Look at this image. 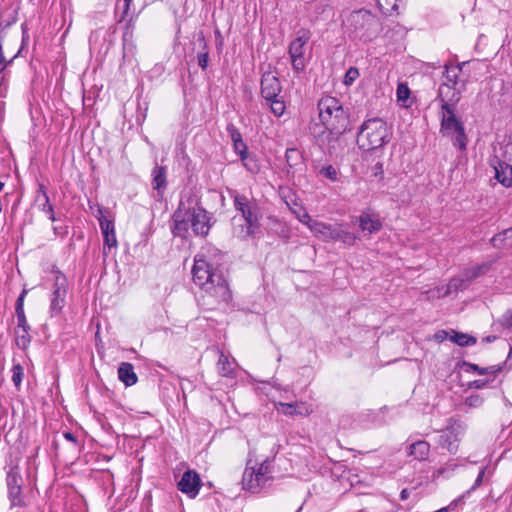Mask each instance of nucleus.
Returning <instances> with one entry per match:
<instances>
[{
    "instance_id": "obj_11",
    "label": "nucleus",
    "mask_w": 512,
    "mask_h": 512,
    "mask_svg": "<svg viewBox=\"0 0 512 512\" xmlns=\"http://www.w3.org/2000/svg\"><path fill=\"white\" fill-rule=\"evenodd\" d=\"M311 38V32L308 29L301 28L296 33V38L289 44V56L292 67L296 72H301L305 68V46Z\"/></svg>"
},
{
    "instance_id": "obj_35",
    "label": "nucleus",
    "mask_w": 512,
    "mask_h": 512,
    "mask_svg": "<svg viewBox=\"0 0 512 512\" xmlns=\"http://www.w3.org/2000/svg\"><path fill=\"white\" fill-rule=\"evenodd\" d=\"M266 104L270 107L271 112L276 116L280 117L284 114L286 106L284 101L278 96L272 100H265Z\"/></svg>"
},
{
    "instance_id": "obj_23",
    "label": "nucleus",
    "mask_w": 512,
    "mask_h": 512,
    "mask_svg": "<svg viewBox=\"0 0 512 512\" xmlns=\"http://www.w3.org/2000/svg\"><path fill=\"white\" fill-rule=\"evenodd\" d=\"M167 187L166 167L156 165L152 170V188L162 196Z\"/></svg>"
},
{
    "instance_id": "obj_6",
    "label": "nucleus",
    "mask_w": 512,
    "mask_h": 512,
    "mask_svg": "<svg viewBox=\"0 0 512 512\" xmlns=\"http://www.w3.org/2000/svg\"><path fill=\"white\" fill-rule=\"evenodd\" d=\"M347 28L356 38L370 41L381 31L379 19L370 11L360 9L353 11L347 18Z\"/></svg>"
},
{
    "instance_id": "obj_13",
    "label": "nucleus",
    "mask_w": 512,
    "mask_h": 512,
    "mask_svg": "<svg viewBox=\"0 0 512 512\" xmlns=\"http://www.w3.org/2000/svg\"><path fill=\"white\" fill-rule=\"evenodd\" d=\"M282 85L279 78L272 72H265L260 81V94L264 100H272L280 95Z\"/></svg>"
},
{
    "instance_id": "obj_55",
    "label": "nucleus",
    "mask_w": 512,
    "mask_h": 512,
    "mask_svg": "<svg viewBox=\"0 0 512 512\" xmlns=\"http://www.w3.org/2000/svg\"><path fill=\"white\" fill-rule=\"evenodd\" d=\"M20 51L10 60H6L3 54L2 45L0 44V68L6 70V68L13 62V60L19 55Z\"/></svg>"
},
{
    "instance_id": "obj_33",
    "label": "nucleus",
    "mask_w": 512,
    "mask_h": 512,
    "mask_svg": "<svg viewBox=\"0 0 512 512\" xmlns=\"http://www.w3.org/2000/svg\"><path fill=\"white\" fill-rule=\"evenodd\" d=\"M240 159H241L244 167L250 173L257 174L260 171V169H261L260 163L254 154L247 153L246 155L242 156Z\"/></svg>"
},
{
    "instance_id": "obj_7",
    "label": "nucleus",
    "mask_w": 512,
    "mask_h": 512,
    "mask_svg": "<svg viewBox=\"0 0 512 512\" xmlns=\"http://www.w3.org/2000/svg\"><path fill=\"white\" fill-rule=\"evenodd\" d=\"M234 207L239 211L246 222V236L254 235L260 227L261 211L256 199L249 198L237 191L230 193Z\"/></svg>"
},
{
    "instance_id": "obj_41",
    "label": "nucleus",
    "mask_w": 512,
    "mask_h": 512,
    "mask_svg": "<svg viewBox=\"0 0 512 512\" xmlns=\"http://www.w3.org/2000/svg\"><path fill=\"white\" fill-rule=\"evenodd\" d=\"M486 472V466L482 467L476 477L474 484L471 486L469 490H467L455 503L462 501L466 496H468L472 491H475L478 487L482 485L483 478Z\"/></svg>"
},
{
    "instance_id": "obj_21",
    "label": "nucleus",
    "mask_w": 512,
    "mask_h": 512,
    "mask_svg": "<svg viewBox=\"0 0 512 512\" xmlns=\"http://www.w3.org/2000/svg\"><path fill=\"white\" fill-rule=\"evenodd\" d=\"M173 221V234L175 236L185 238L190 226L189 214H184L180 210H177L173 214Z\"/></svg>"
},
{
    "instance_id": "obj_36",
    "label": "nucleus",
    "mask_w": 512,
    "mask_h": 512,
    "mask_svg": "<svg viewBox=\"0 0 512 512\" xmlns=\"http://www.w3.org/2000/svg\"><path fill=\"white\" fill-rule=\"evenodd\" d=\"M286 161L290 168H295L302 163V156L298 149L289 148L286 150Z\"/></svg>"
},
{
    "instance_id": "obj_52",
    "label": "nucleus",
    "mask_w": 512,
    "mask_h": 512,
    "mask_svg": "<svg viewBox=\"0 0 512 512\" xmlns=\"http://www.w3.org/2000/svg\"><path fill=\"white\" fill-rule=\"evenodd\" d=\"M233 148L235 153L238 154L240 158L248 153L247 145L243 140L234 143Z\"/></svg>"
},
{
    "instance_id": "obj_8",
    "label": "nucleus",
    "mask_w": 512,
    "mask_h": 512,
    "mask_svg": "<svg viewBox=\"0 0 512 512\" xmlns=\"http://www.w3.org/2000/svg\"><path fill=\"white\" fill-rule=\"evenodd\" d=\"M249 463L243 473L242 486L245 490L258 493L271 479L270 461L266 458L257 468L250 467Z\"/></svg>"
},
{
    "instance_id": "obj_27",
    "label": "nucleus",
    "mask_w": 512,
    "mask_h": 512,
    "mask_svg": "<svg viewBox=\"0 0 512 512\" xmlns=\"http://www.w3.org/2000/svg\"><path fill=\"white\" fill-rule=\"evenodd\" d=\"M6 487L7 489L23 487V477L18 464L9 467L6 473Z\"/></svg>"
},
{
    "instance_id": "obj_56",
    "label": "nucleus",
    "mask_w": 512,
    "mask_h": 512,
    "mask_svg": "<svg viewBox=\"0 0 512 512\" xmlns=\"http://www.w3.org/2000/svg\"><path fill=\"white\" fill-rule=\"evenodd\" d=\"M45 196H48L47 189L44 184L38 185L37 195H36V202H40L41 199L45 198Z\"/></svg>"
},
{
    "instance_id": "obj_51",
    "label": "nucleus",
    "mask_w": 512,
    "mask_h": 512,
    "mask_svg": "<svg viewBox=\"0 0 512 512\" xmlns=\"http://www.w3.org/2000/svg\"><path fill=\"white\" fill-rule=\"evenodd\" d=\"M26 294H27V290L24 289L20 293V295H19V297H18V299L16 301V307H15L16 316H21L22 314H25V312H24V298H25Z\"/></svg>"
},
{
    "instance_id": "obj_38",
    "label": "nucleus",
    "mask_w": 512,
    "mask_h": 512,
    "mask_svg": "<svg viewBox=\"0 0 512 512\" xmlns=\"http://www.w3.org/2000/svg\"><path fill=\"white\" fill-rule=\"evenodd\" d=\"M38 208L47 215L48 219L54 222L56 220L54 214L53 205L50 203L49 196H45V198L41 199L40 202H36Z\"/></svg>"
},
{
    "instance_id": "obj_9",
    "label": "nucleus",
    "mask_w": 512,
    "mask_h": 512,
    "mask_svg": "<svg viewBox=\"0 0 512 512\" xmlns=\"http://www.w3.org/2000/svg\"><path fill=\"white\" fill-rule=\"evenodd\" d=\"M310 134L312 135L315 143L324 151L328 153L334 152L338 147L339 138L346 131L333 130L325 125L312 123L309 126Z\"/></svg>"
},
{
    "instance_id": "obj_19",
    "label": "nucleus",
    "mask_w": 512,
    "mask_h": 512,
    "mask_svg": "<svg viewBox=\"0 0 512 512\" xmlns=\"http://www.w3.org/2000/svg\"><path fill=\"white\" fill-rule=\"evenodd\" d=\"M277 410L287 416H308L313 412L311 405L304 402L295 403H283L280 402L277 406Z\"/></svg>"
},
{
    "instance_id": "obj_28",
    "label": "nucleus",
    "mask_w": 512,
    "mask_h": 512,
    "mask_svg": "<svg viewBox=\"0 0 512 512\" xmlns=\"http://www.w3.org/2000/svg\"><path fill=\"white\" fill-rule=\"evenodd\" d=\"M357 239L356 234L344 229L343 225H335L332 241H340L345 245L352 246L356 243Z\"/></svg>"
},
{
    "instance_id": "obj_62",
    "label": "nucleus",
    "mask_w": 512,
    "mask_h": 512,
    "mask_svg": "<svg viewBox=\"0 0 512 512\" xmlns=\"http://www.w3.org/2000/svg\"><path fill=\"white\" fill-rule=\"evenodd\" d=\"M215 36L217 40V47L220 48L223 45V37L219 29L215 30Z\"/></svg>"
},
{
    "instance_id": "obj_32",
    "label": "nucleus",
    "mask_w": 512,
    "mask_h": 512,
    "mask_svg": "<svg viewBox=\"0 0 512 512\" xmlns=\"http://www.w3.org/2000/svg\"><path fill=\"white\" fill-rule=\"evenodd\" d=\"M491 269V263L485 262L476 266H473L469 269H467L464 273V276L466 277L467 281H471L473 279H476L482 275H485L488 273Z\"/></svg>"
},
{
    "instance_id": "obj_64",
    "label": "nucleus",
    "mask_w": 512,
    "mask_h": 512,
    "mask_svg": "<svg viewBox=\"0 0 512 512\" xmlns=\"http://www.w3.org/2000/svg\"><path fill=\"white\" fill-rule=\"evenodd\" d=\"M400 497L402 500H405L408 497V492L406 489H403L400 493Z\"/></svg>"
},
{
    "instance_id": "obj_63",
    "label": "nucleus",
    "mask_w": 512,
    "mask_h": 512,
    "mask_svg": "<svg viewBox=\"0 0 512 512\" xmlns=\"http://www.w3.org/2000/svg\"><path fill=\"white\" fill-rule=\"evenodd\" d=\"M28 41H29V34L28 33L26 35L22 34V46H21V49L19 50L20 52L23 49V47L25 45H27Z\"/></svg>"
},
{
    "instance_id": "obj_30",
    "label": "nucleus",
    "mask_w": 512,
    "mask_h": 512,
    "mask_svg": "<svg viewBox=\"0 0 512 512\" xmlns=\"http://www.w3.org/2000/svg\"><path fill=\"white\" fill-rule=\"evenodd\" d=\"M449 340L460 347L473 346L476 344L477 339L469 334L457 332L452 330Z\"/></svg>"
},
{
    "instance_id": "obj_34",
    "label": "nucleus",
    "mask_w": 512,
    "mask_h": 512,
    "mask_svg": "<svg viewBox=\"0 0 512 512\" xmlns=\"http://www.w3.org/2000/svg\"><path fill=\"white\" fill-rule=\"evenodd\" d=\"M217 368L219 373L224 377H230L233 374L232 365L228 357L223 352H221L219 355Z\"/></svg>"
},
{
    "instance_id": "obj_58",
    "label": "nucleus",
    "mask_w": 512,
    "mask_h": 512,
    "mask_svg": "<svg viewBox=\"0 0 512 512\" xmlns=\"http://www.w3.org/2000/svg\"><path fill=\"white\" fill-rule=\"evenodd\" d=\"M298 219L300 220V222H302L303 224H306L308 227H309V223L316 221V220H313L306 211H303V213L298 216Z\"/></svg>"
},
{
    "instance_id": "obj_2",
    "label": "nucleus",
    "mask_w": 512,
    "mask_h": 512,
    "mask_svg": "<svg viewBox=\"0 0 512 512\" xmlns=\"http://www.w3.org/2000/svg\"><path fill=\"white\" fill-rule=\"evenodd\" d=\"M441 95L448 99L440 102V133L442 136L450 138L455 148L465 151L467 149L468 137L464 124L455 115L458 96L447 95L443 92Z\"/></svg>"
},
{
    "instance_id": "obj_18",
    "label": "nucleus",
    "mask_w": 512,
    "mask_h": 512,
    "mask_svg": "<svg viewBox=\"0 0 512 512\" xmlns=\"http://www.w3.org/2000/svg\"><path fill=\"white\" fill-rule=\"evenodd\" d=\"M358 219L359 227L365 236H370L381 230L382 222L379 216L369 211H363Z\"/></svg>"
},
{
    "instance_id": "obj_12",
    "label": "nucleus",
    "mask_w": 512,
    "mask_h": 512,
    "mask_svg": "<svg viewBox=\"0 0 512 512\" xmlns=\"http://www.w3.org/2000/svg\"><path fill=\"white\" fill-rule=\"evenodd\" d=\"M187 214H189L190 226L194 234L202 237L208 235L211 228L208 212L202 207H195Z\"/></svg>"
},
{
    "instance_id": "obj_10",
    "label": "nucleus",
    "mask_w": 512,
    "mask_h": 512,
    "mask_svg": "<svg viewBox=\"0 0 512 512\" xmlns=\"http://www.w3.org/2000/svg\"><path fill=\"white\" fill-rule=\"evenodd\" d=\"M52 273L54 274V283L49 309L51 316H55L60 314L65 306L68 284L66 276L59 269L53 267Z\"/></svg>"
},
{
    "instance_id": "obj_53",
    "label": "nucleus",
    "mask_w": 512,
    "mask_h": 512,
    "mask_svg": "<svg viewBox=\"0 0 512 512\" xmlns=\"http://www.w3.org/2000/svg\"><path fill=\"white\" fill-rule=\"evenodd\" d=\"M500 323L505 328H512V310H507L500 320Z\"/></svg>"
},
{
    "instance_id": "obj_45",
    "label": "nucleus",
    "mask_w": 512,
    "mask_h": 512,
    "mask_svg": "<svg viewBox=\"0 0 512 512\" xmlns=\"http://www.w3.org/2000/svg\"><path fill=\"white\" fill-rule=\"evenodd\" d=\"M320 174L331 181H336L338 176L336 168L333 167L332 165L322 167L320 170Z\"/></svg>"
},
{
    "instance_id": "obj_3",
    "label": "nucleus",
    "mask_w": 512,
    "mask_h": 512,
    "mask_svg": "<svg viewBox=\"0 0 512 512\" xmlns=\"http://www.w3.org/2000/svg\"><path fill=\"white\" fill-rule=\"evenodd\" d=\"M392 138V130L381 118L364 121L357 134V145L363 151H376L383 148Z\"/></svg>"
},
{
    "instance_id": "obj_37",
    "label": "nucleus",
    "mask_w": 512,
    "mask_h": 512,
    "mask_svg": "<svg viewBox=\"0 0 512 512\" xmlns=\"http://www.w3.org/2000/svg\"><path fill=\"white\" fill-rule=\"evenodd\" d=\"M399 1L400 0H377V4L383 14L392 15L394 12H397Z\"/></svg>"
},
{
    "instance_id": "obj_60",
    "label": "nucleus",
    "mask_w": 512,
    "mask_h": 512,
    "mask_svg": "<svg viewBox=\"0 0 512 512\" xmlns=\"http://www.w3.org/2000/svg\"><path fill=\"white\" fill-rule=\"evenodd\" d=\"M63 437L67 440V441H70L74 444H77V438L76 436L72 433V432H69V431H65L63 433Z\"/></svg>"
},
{
    "instance_id": "obj_5",
    "label": "nucleus",
    "mask_w": 512,
    "mask_h": 512,
    "mask_svg": "<svg viewBox=\"0 0 512 512\" xmlns=\"http://www.w3.org/2000/svg\"><path fill=\"white\" fill-rule=\"evenodd\" d=\"M468 65V62H462L457 65H445L443 72L444 82L438 89L437 99L439 102H443L447 97H443L441 94L446 93L447 95L458 96L457 103L461 99V94L466 90V86L469 82V74L464 71V68Z\"/></svg>"
},
{
    "instance_id": "obj_44",
    "label": "nucleus",
    "mask_w": 512,
    "mask_h": 512,
    "mask_svg": "<svg viewBox=\"0 0 512 512\" xmlns=\"http://www.w3.org/2000/svg\"><path fill=\"white\" fill-rule=\"evenodd\" d=\"M495 241L504 242L505 246L512 247V227L504 230L501 234L494 237Z\"/></svg>"
},
{
    "instance_id": "obj_39",
    "label": "nucleus",
    "mask_w": 512,
    "mask_h": 512,
    "mask_svg": "<svg viewBox=\"0 0 512 512\" xmlns=\"http://www.w3.org/2000/svg\"><path fill=\"white\" fill-rule=\"evenodd\" d=\"M17 21V11L0 15V30H5Z\"/></svg>"
},
{
    "instance_id": "obj_59",
    "label": "nucleus",
    "mask_w": 512,
    "mask_h": 512,
    "mask_svg": "<svg viewBox=\"0 0 512 512\" xmlns=\"http://www.w3.org/2000/svg\"><path fill=\"white\" fill-rule=\"evenodd\" d=\"M4 72H5V70L0 68V97L5 96L4 90L2 88L6 81V74Z\"/></svg>"
},
{
    "instance_id": "obj_22",
    "label": "nucleus",
    "mask_w": 512,
    "mask_h": 512,
    "mask_svg": "<svg viewBox=\"0 0 512 512\" xmlns=\"http://www.w3.org/2000/svg\"><path fill=\"white\" fill-rule=\"evenodd\" d=\"M309 229L311 230V232L314 233L316 237H319L324 241H332L335 231V225L315 221L309 223Z\"/></svg>"
},
{
    "instance_id": "obj_25",
    "label": "nucleus",
    "mask_w": 512,
    "mask_h": 512,
    "mask_svg": "<svg viewBox=\"0 0 512 512\" xmlns=\"http://www.w3.org/2000/svg\"><path fill=\"white\" fill-rule=\"evenodd\" d=\"M461 367H463L466 372H476L479 375H486V374L492 375L491 380H494L495 377L497 376V374L499 372H501V370H502L501 365H493V366L483 368V367L478 366L477 364H473V363H470L467 361H463L461 364Z\"/></svg>"
},
{
    "instance_id": "obj_4",
    "label": "nucleus",
    "mask_w": 512,
    "mask_h": 512,
    "mask_svg": "<svg viewBox=\"0 0 512 512\" xmlns=\"http://www.w3.org/2000/svg\"><path fill=\"white\" fill-rule=\"evenodd\" d=\"M319 119L321 125L333 130L347 131L350 120L347 111L336 97L323 96L318 101Z\"/></svg>"
},
{
    "instance_id": "obj_24",
    "label": "nucleus",
    "mask_w": 512,
    "mask_h": 512,
    "mask_svg": "<svg viewBox=\"0 0 512 512\" xmlns=\"http://www.w3.org/2000/svg\"><path fill=\"white\" fill-rule=\"evenodd\" d=\"M118 378L126 386L136 384L138 378L134 372V366L129 362H122L118 367Z\"/></svg>"
},
{
    "instance_id": "obj_43",
    "label": "nucleus",
    "mask_w": 512,
    "mask_h": 512,
    "mask_svg": "<svg viewBox=\"0 0 512 512\" xmlns=\"http://www.w3.org/2000/svg\"><path fill=\"white\" fill-rule=\"evenodd\" d=\"M501 155L498 156L501 161L512 163V142L500 146Z\"/></svg>"
},
{
    "instance_id": "obj_61",
    "label": "nucleus",
    "mask_w": 512,
    "mask_h": 512,
    "mask_svg": "<svg viewBox=\"0 0 512 512\" xmlns=\"http://www.w3.org/2000/svg\"><path fill=\"white\" fill-rule=\"evenodd\" d=\"M124 1V9L122 13V19H124L128 15V11L130 9V5L132 4L133 0H123Z\"/></svg>"
},
{
    "instance_id": "obj_42",
    "label": "nucleus",
    "mask_w": 512,
    "mask_h": 512,
    "mask_svg": "<svg viewBox=\"0 0 512 512\" xmlns=\"http://www.w3.org/2000/svg\"><path fill=\"white\" fill-rule=\"evenodd\" d=\"M11 371H12V382L14 383V385L17 388H19L22 383V380H23L24 369L20 364H15V365H13Z\"/></svg>"
},
{
    "instance_id": "obj_14",
    "label": "nucleus",
    "mask_w": 512,
    "mask_h": 512,
    "mask_svg": "<svg viewBox=\"0 0 512 512\" xmlns=\"http://www.w3.org/2000/svg\"><path fill=\"white\" fill-rule=\"evenodd\" d=\"M462 428V424L454 419H449L447 428L440 436L439 444L442 448L447 449L451 453H455L458 449V429Z\"/></svg>"
},
{
    "instance_id": "obj_31",
    "label": "nucleus",
    "mask_w": 512,
    "mask_h": 512,
    "mask_svg": "<svg viewBox=\"0 0 512 512\" xmlns=\"http://www.w3.org/2000/svg\"><path fill=\"white\" fill-rule=\"evenodd\" d=\"M198 41L202 44V51L197 54V62L202 70H206L209 64V49L203 32H200Z\"/></svg>"
},
{
    "instance_id": "obj_16",
    "label": "nucleus",
    "mask_w": 512,
    "mask_h": 512,
    "mask_svg": "<svg viewBox=\"0 0 512 512\" xmlns=\"http://www.w3.org/2000/svg\"><path fill=\"white\" fill-rule=\"evenodd\" d=\"M98 214L99 225L103 235L104 249L106 247H108L109 249L116 248L117 238L115 234L114 222L103 215L102 208L98 209Z\"/></svg>"
},
{
    "instance_id": "obj_26",
    "label": "nucleus",
    "mask_w": 512,
    "mask_h": 512,
    "mask_svg": "<svg viewBox=\"0 0 512 512\" xmlns=\"http://www.w3.org/2000/svg\"><path fill=\"white\" fill-rule=\"evenodd\" d=\"M409 454L419 461L427 460L430 454V444L419 440L409 446Z\"/></svg>"
},
{
    "instance_id": "obj_1",
    "label": "nucleus",
    "mask_w": 512,
    "mask_h": 512,
    "mask_svg": "<svg viewBox=\"0 0 512 512\" xmlns=\"http://www.w3.org/2000/svg\"><path fill=\"white\" fill-rule=\"evenodd\" d=\"M192 275L194 284L204 291L208 297L214 299L215 303H228L232 299L228 281L223 273L214 270L212 266L199 255L195 256Z\"/></svg>"
},
{
    "instance_id": "obj_54",
    "label": "nucleus",
    "mask_w": 512,
    "mask_h": 512,
    "mask_svg": "<svg viewBox=\"0 0 512 512\" xmlns=\"http://www.w3.org/2000/svg\"><path fill=\"white\" fill-rule=\"evenodd\" d=\"M492 381L491 379H478V380H474V381H471L468 383V387L469 388H475V389H484L488 383Z\"/></svg>"
},
{
    "instance_id": "obj_20",
    "label": "nucleus",
    "mask_w": 512,
    "mask_h": 512,
    "mask_svg": "<svg viewBox=\"0 0 512 512\" xmlns=\"http://www.w3.org/2000/svg\"><path fill=\"white\" fill-rule=\"evenodd\" d=\"M30 326L27 322L25 314L21 316H17V328L15 331L16 334V344L19 348L25 349L30 341L31 337L29 335Z\"/></svg>"
},
{
    "instance_id": "obj_17",
    "label": "nucleus",
    "mask_w": 512,
    "mask_h": 512,
    "mask_svg": "<svg viewBox=\"0 0 512 512\" xmlns=\"http://www.w3.org/2000/svg\"><path fill=\"white\" fill-rule=\"evenodd\" d=\"M495 170V178L505 187H512V163L501 161L498 155L490 159Z\"/></svg>"
},
{
    "instance_id": "obj_49",
    "label": "nucleus",
    "mask_w": 512,
    "mask_h": 512,
    "mask_svg": "<svg viewBox=\"0 0 512 512\" xmlns=\"http://www.w3.org/2000/svg\"><path fill=\"white\" fill-rule=\"evenodd\" d=\"M410 95V90L406 84L400 83L397 87L398 101L405 102Z\"/></svg>"
},
{
    "instance_id": "obj_29",
    "label": "nucleus",
    "mask_w": 512,
    "mask_h": 512,
    "mask_svg": "<svg viewBox=\"0 0 512 512\" xmlns=\"http://www.w3.org/2000/svg\"><path fill=\"white\" fill-rule=\"evenodd\" d=\"M7 497L10 501L11 508H23L27 506L26 499L23 494V487L7 489Z\"/></svg>"
},
{
    "instance_id": "obj_50",
    "label": "nucleus",
    "mask_w": 512,
    "mask_h": 512,
    "mask_svg": "<svg viewBox=\"0 0 512 512\" xmlns=\"http://www.w3.org/2000/svg\"><path fill=\"white\" fill-rule=\"evenodd\" d=\"M26 294H27V290L24 289L20 293V295H19V297H18V299L16 301V307H15L16 316H21L22 314H25V312H24V298H25Z\"/></svg>"
},
{
    "instance_id": "obj_47",
    "label": "nucleus",
    "mask_w": 512,
    "mask_h": 512,
    "mask_svg": "<svg viewBox=\"0 0 512 512\" xmlns=\"http://www.w3.org/2000/svg\"><path fill=\"white\" fill-rule=\"evenodd\" d=\"M483 402L484 399L478 394L470 395L465 399V405L471 408L480 407Z\"/></svg>"
},
{
    "instance_id": "obj_57",
    "label": "nucleus",
    "mask_w": 512,
    "mask_h": 512,
    "mask_svg": "<svg viewBox=\"0 0 512 512\" xmlns=\"http://www.w3.org/2000/svg\"><path fill=\"white\" fill-rule=\"evenodd\" d=\"M449 333L446 330H439L435 333L434 338L438 342H443L447 338H449Z\"/></svg>"
},
{
    "instance_id": "obj_48",
    "label": "nucleus",
    "mask_w": 512,
    "mask_h": 512,
    "mask_svg": "<svg viewBox=\"0 0 512 512\" xmlns=\"http://www.w3.org/2000/svg\"><path fill=\"white\" fill-rule=\"evenodd\" d=\"M359 77V71L355 67H351L348 69L344 76V84L352 85L353 82Z\"/></svg>"
},
{
    "instance_id": "obj_46",
    "label": "nucleus",
    "mask_w": 512,
    "mask_h": 512,
    "mask_svg": "<svg viewBox=\"0 0 512 512\" xmlns=\"http://www.w3.org/2000/svg\"><path fill=\"white\" fill-rule=\"evenodd\" d=\"M226 130H227L233 144L238 141L243 140L240 131L234 124L229 123L226 127Z\"/></svg>"
},
{
    "instance_id": "obj_40",
    "label": "nucleus",
    "mask_w": 512,
    "mask_h": 512,
    "mask_svg": "<svg viewBox=\"0 0 512 512\" xmlns=\"http://www.w3.org/2000/svg\"><path fill=\"white\" fill-rule=\"evenodd\" d=\"M466 282H468L466 280V278L465 279H461V278H453V279H451L450 282L447 285V288H446V291H445L444 295H448L452 291L463 290L464 288L467 287Z\"/></svg>"
},
{
    "instance_id": "obj_15",
    "label": "nucleus",
    "mask_w": 512,
    "mask_h": 512,
    "mask_svg": "<svg viewBox=\"0 0 512 512\" xmlns=\"http://www.w3.org/2000/svg\"><path fill=\"white\" fill-rule=\"evenodd\" d=\"M201 488V479L199 474L194 470H187L183 473L180 481L178 482V489L187 494L190 498L198 495Z\"/></svg>"
}]
</instances>
